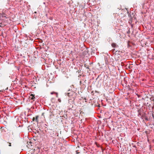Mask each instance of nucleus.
Returning a JSON list of instances; mask_svg holds the SVG:
<instances>
[{"label":"nucleus","mask_w":154,"mask_h":154,"mask_svg":"<svg viewBox=\"0 0 154 154\" xmlns=\"http://www.w3.org/2000/svg\"><path fill=\"white\" fill-rule=\"evenodd\" d=\"M71 92V91H70V89H69L68 90V92L65 93V94L66 96H67L69 97H70L72 95L71 93H70Z\"/></svg>","instance_id":"nucleus-1"},{"label":"nucleus","mask_w":154,"mask_h":154,"mask_svg":"<svg viewBox=\"0 0 154 154\" xmlns=\"http://www.w3.org/2000/svg\"><path fill=\"white\" fill-rule=\"evenodd\" d=\"M30 98L31 100H34V99L35 98V95L31 94L30 95Z\"/></svg>","instance_id":"nucleus-2"},{"label":"nucleus","mask_w":154,"mask_h":154,"mask_svg":"<svg viewBox=\"0 0 154 154\" xmlns=\"http://www.w3.org/2000/svg\"><path fill=\"white\" fill-rule=\"evenodd\" d=\"M111 45H112V47L113 48H116L117 46V45H116V44L114 43H112L111 44Z\"/></svg>","instance_id":"nucleus-3"},{"label":"nucleus","mask_w":154,"mask_h":154,"mask_svg":"<svg viewBox=\"0 0 154 154\" xmlns=\"http://www.w3.org/2000/svg\"><path fill=\"white\" fill-rule=\"evenodd\" d=\"M38 116H36V117L35 118V121L37 122H38Z\"/></svg>","instance_id":"nucleus-4"},{"label":"nucleus","mask_w":154,"mask_h":154,"mask_svg":"<svg viewBox=\"0 0 154 154\" xmlns=\"http://www.w3.org/2000/svg\"><path fill=\"white\" fill-rule=\"evenodd\" d=\"M58 100L60 103L61 102V100L60 98H58Z\"/></svg>","instance_id":"nucleus-5"},{"label":"nucleus","mask_w":154,"mask_h":154,"mask_svg":"<svg viewBox=\"0 0 154 154\" xmlns=\"http://www.w3.org/2000/svg\"><path fill=\"white\" fill-rule=\"evenodd\" d=\"M35 119L34 117L33 118L32 120L33 121H35Z\"/></svg>","instance_id":"nucleus-6"},{"label":"nucleus","mask_w":154,"mask_h":154,"mask_svg":"<svg viewBox=\"0 0 154 154\" xmlns=\"http://www.w3.org/2000/svg\"><path fill=\"white\" fill-rule=\"evenodd\" d=\"M55 94H56V97H58V93H55Z\"/></svg>","instance_id":"nucleus-7"},{"label":"nucleus","mask_w":154,"mask_h":154,"mask_svg":"<svg viewBox=\"0 0 154 154\" xmlns=\"http://www.w3.org/2000/svg\"><path fill=\"white\" fill-rule=\"evenodd\" d=\"M54 93H55V92H52L51 93V94H53Z\"/></svg>","instance_id":"nucleus-8"},{"label":"nucleus","mask_w":154,"mask_h":154,"mask_svg":"<svg viewBox=\"0 0 154 154\" xmlns=\"http://www.w3.org/2000/svg\"><path fill=\"white\" fill-rule=\"evenodd\" d=\"M79 152H78L77 151H76V154H78Z\"/></svg>","instance_id":"nucleus-9"},{"label":"nucleus","mask_w":154,"mask_h":154,"mask_svg":"<svg viewBox=\"0 0 154 154\" xmlns=\"http://www.w3.org/2000/svg\"><path fill=\"white\" fill-rule=\"evenodd\" d=\"M44 113H42V116H43Z\"/></svg>","instance_id":"nucleus-10"},{"label":"nucleus","mask_w":154,"mask_h":154,"mask_svg":"<svg viewBox=\"0 0 154 154\" xmlns=\"http://www.w3.org/2000/svg\"><path fill=\"white\" fill-rule=\"evenodd\" d=\"M105 59L106 60V62L107 58H105Z\"/></svg>","instance_id":"nucleus-11"},{"label":"nucleus","mask_w":154,"mask_h":154,"mask_svg":"<svg viewBox=\"0 0 154 154\" xmlns=\"http://www.w3.org/2000/svg\"><path fill=\"white\" fill-rule=\"evenodd\" d=\"M9 146H11V143H9Z\"/></svg>","instance_id":"nucleus-12"},{"label":"nucleus","mask_w":154,"mask_h":154,"mask_svg":"<svg viewBox=\"0 0 154 154\" xmlns=\"http://www.w3.org/2000/svg\"><path fill=\"white\" fill-rule=\"evenodd\" d=\"M86 68L88 69V67H86Z\"/></svg>","instance_id":"nucleus-13"}]
</instances>
